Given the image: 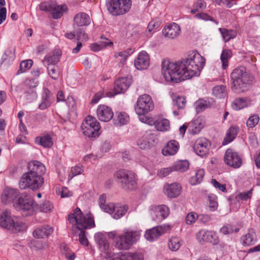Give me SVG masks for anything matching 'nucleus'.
<instances>
[{
    "mask_svg": "<svg viewBox=\"0 0 260 260\" xmlns=\"http://www.w3.org/2000/svg\"><path fill=\"white\" fill-rule=\"evenodd\" d=\"M206 63L205 58L192 51L187 56L176 62L165 59L161 63V73L167 82L179 83L185 79L199 76Z\"/></svg>",
    "mask_w": 260,
    "mask_h": 260,
    "instance_id": "f257e3e1",
    "label": "nucleus"
},
{
    "mask_svg": "<svg viewBox=\"0 0 260 260\" xmlns=\"http://www.w3.org/2000/svg\"><path fill=\"white\" fill-rule=\"evenodd\" d=\"M28 172L22 175L19 182L21 189L29 188L32 190H38L44 183L43 175L45 173L46 168L41 162L31 161L27 164Z\"/></svg>",
    "mask_w": 260,
    "mask_h": 260,
    "instance_id": "f03ea898",
    "label": "nucleus"
},
{
    "mask_svg": "<svg viewBox=\"0 0 260 260\" xmlns=\"http://www.w3.org/2000/svg\"><path fill=\"white\" fill-rule=\"evenodd\" d=\"M68 220L70 223L75 224V228L80 231L78 236L80 244L88 246V241L84 230L91 229L95 226L93 215L89 212L84 216L80 208H76L73 213L68 215Z\"/></svg>",
    "mask_w": 260,
    "mask_h": 260,
    "instance_id": "7ed1b4c3",
    "label": "nucleus"
},
{
    "mask_svg": "<svg viewBox=\"0 0 260 260\" xmlns=\"http://www.w3.org/2000/svg\"><path fill=\"white\" fill-rule=\"evenodd\" d=\"M252 78L245 67L241 66L236 68L230 74L231 89L236 93L246 91L251 83Z\"/></svg>",
    "mask_w": 260,
    "mask_h": 260,
    "instance_id": "20e7f679",
    "label": "nucleus"
},
{
    "mask_svg": "<svg viewBox=\"0 0 260 260\" xmlns=\"http://www.w3.org/2000/svg\"><path fill=\"white\" fill-rule=\"evenodd\" d=\"M94 238L101 251L107 254V260H143L141 256L138 254L120 255V253L111 254L109 252V243L106 236L101 233H96Z\"/></svg>",
    "mask_w": 260,
    "mask_h": 260,
    "instance_id": "39448f33",
    "label": "nucleus"
},
{
    "mask_svg": "<svg viewBox=\"0 0 260 260\" xmlns=\"http://www.w3.org/2000/svg\"><path fill=\"white\" fill-rule=\"evenodd\" d=\"M109 237L113 239L115 246L119 249H128L140 238L138 232L124 231L122 234L116 235L113 232L109 234Z\"/></svg>",
    "mask_w": 260,
    "mask_h": 260,
    "instance_id": "423d86ee",
    "label": "nucleus"
},
{
    "mask_svg": "<svg viewBox=\"0 0 260 260\" xmlns=\"http://www.w3.org/2000/svg\"><path fill=\"white\" fill-rule=\"evenodd\" d=\"M114 176L125 190H132L137 187L136 175L131 171L120 169L114 173Z\"/></svg>",
    "mask_w": 260,
    "mask_h": 260,
    "instance_id": "0eeeda50",
    "label": "nucleus"
},
{
    "mask_svg": "<svg viewBox=\"0 0 260 260\" xmlns=\"http://www.w3.org/2000/svg\"><path fill=\"white\" fill-rule=\"evenodd\" d=\"M14 207L20 211L23 216H27L33 214L36 207L34 200L27 194H21L14 202Z\"/></svg>",
    "mask_w": 260,
    "mask_h": 260,
    "instance_id": "6e6552de",
    "label": "nucleus"
},
{
    "mask_svg": "<svg viewBox=\"0 0 260 260\" xmlns=\"http://www.w3.org/2000/svg\"><path fill=\"white\" fill-rule=\"evenodd\" d=\"M107 9L113 16L127 13L131 8V0H106Z\"/></svg>",
    "mask_w": 260,
    "mask_h": 260,
    "instance_id": "1a4fd4ad",
    "label": "nucleus"
},
{
    "mask_svg": "<svg viewBox=\"0 0 260 260\" xmlns=\"http://www.w3.org/2000/svg\"><path fill=\"white\" fill-rule=\"evenodd\" d=\"M83 135L90 139L96 138L99 136L101 128L100 123L90 115L87 116L81 126Z\"/></svg>",
    "mask_w": 260,
    "mask_h": 260,
    "instance_id": "9d476101",
    "label": "nucleus"
},
{
    "mask_svg": "<svg viewBox=\"0 0 260 260\" xmlns=\"http://www.w3.org/2000/svg\"><path fill=\"white\" fill-rule=\"evenodd\" d=\"M153 109V104L151 96L148 94L140 96L135 107L136 113L139 115L145 114Z\"/></svg>",
    "mask_w": 260,
    "mask_h": 260,
    "instance_id": "9b49d317",
    "label": "nucleus"
},
{
    "mask_svg": "<svg viewBox=\"0 0 260 260\" xmlns=\"http://www.w3.org/2000/svg\"><path fill=\"white\" fill-rule=\"evenodd\" d=\"M223 159L226 165L234 168H240L242 164V158L239 153L230 148L226 150Z\"/></svg>",
    "mask_w": 260,
    "mask_h": 260,
    "instance_id": "f8f14e48",
    "label": "nucleus"
},
{
    "mask_svg": "<svg viewBox=\"0 0 260 260\" xmlns=\"http://www.w3.org/2000/svg\"><path fill=\"white\" fill-rule=\"evenodd\" d=\"M210 145L207 139L201 138L196 141L193 148L198 155L204 157L208 154Z\"/></svg>",
    "mask_w": 260,
    "mask_h": 260,
    "instance_id": "ddd939ff",
    "label": "nucleus"
},
{
    "mask_svg": "<svg viewBox=\"0 0 260 260\" xmlns=\"http://www.w3.org/2000/svg\"><path fill=\"white\" fill-rule=\"evenodd\" d=\"M169 209L167 206L164 205L155 206L151 209V217L157 222L162 221L169 215Z\"/></svg>",
    "mask_w": 260,
    "mask_h": 260,
    "instance_id": "4468645a",
    "label": "nucleus"
},
{
    "mask_svg": "<svg viewBox=\"0 0 260 260\" xmlns=\"http://www.w3.org/2000/svg\"><path fill=\"white\" fill-rule=\"evenodd\" d=\"M98 118L103 122H108L113 117V112L112 109L104 105H100L96 109Z\"/></svg>",
    "mask_w": 260,
    "mask_h": 260,
    "instance_id": "2eb2a0df",
    "label": "nucleus"
},
{
    "mask_svg": "<svg viewBox=\"0 0 260 260\" xmlns=\"http://www.w3.org/2000/svg\"><path fill=\"white\" fill-rule=\"evenodd\" d=\"M180 32V26L174 22L165 26L162 30V34L165 37L171 39H174L178 37Z\"/></svg>",
    "mask_w": 260,
    "mask_h": 260,
    "instance_id": "dca6fc26",
    "label": "nucleus"
},
{
    "mask_svg": "<svg viewBox=\"0 0 260 260\" xmlns=\"http://www.w3.org/2000/svg\"><path fill=\"white\" fill-rule=\"evenodd\" d=\"M149 57L146 51H143L140 52L137 59L134 62L136 68L139 70H145L149 66Z\"/></svg>",
    "mask_w": 260,
    "mask_h": 260,
    "instance_id": "f3484780",
    "label": "nucleus"
},
{
    "mask_svg": "<svg viewBox=\"0 0 260 260\" xmlns=\"http://www.w3.org/2000/svg\"><path fill=\"white\" fill-rule=\"evenodd\" d=\"M197 237L200 242L202 240L204 242L211 243L213 245H215L218 242L216 234L211 231H200L197 234Z\"/></svg>",
    "mask_w": 260,
    "mask_h": 260,
    "instance_id": "a211bd4d",
    "label": "nucleus"
},
{
    "mask_svg": "<svg viewBox=\"0 0 260 260\" xmlns=\"http://www.w3.org/2000/svg\"><path fill=\"white\" fill-rule=\"evenodd\" d=\"M132 82L128 78H121L117 79L114 87V94L124 92L131 84Z\"/></svg>",
    "mask_w": 260,
    "mask_h": 260,
    "instance_id": "6ab92c4d",
    "label": "nucleus"
},
{
    "mask_svg": "<svg viewBox=\"0 0 260 260\" xmlns=\"http://www.w3.org/2000/svg\"><path fill=\"white\" fill-rule=\"evenodd\" d=\"M14 220L9 210H5L0 212V226L2 228L9 230L14 223Z\"/></svg>",
    "mask_w": 260,
    "mask_h": 260,
    "instance_id": "aec40b11",
    "label": "nucleus"
},
{
    "mask_svg": "<svg viewBox=\"0 0 260 260\" xmlns=\"http://www.w3.org/2000/svg\"><path fill=\"white\" fill-rule=\"evenodd\" d=\"M62 55V51L60 49H55L51 53L47 54L43 60L44 64H55L60 60Z\"/></svg>",
    "mask_w": 260,
    "mask_h": 260,
    "instance_id": "412c9836",
    "label": "nucleus"
},
{
    "mask_svg": "<svg viewBox=\"0 0 260 260\" xmlns=\"http://www.w3.org/2000/svg\"><path fill=\"white\" fill-rule=\"evenodd\" d=\"M53 99L52 94L47 88L44 89L41 96V102L39 105V108L43 110L49 107Z\"/></svg>",
    "mask_w": 260,
    "mask_h": 260,
    "instance_id": "4be33fe9",
    "label": "nucleus"
},
{
    "mask_svg": "<svg viewBox=\"0 0 260 260\" xmlns=\"http://www.w3.org/2000/svg\"><path fill=\"white\" fill-rule=\"evenodd\" d=\"M257 242V237L254 229H249L248 232L241 238V243L243 246H250Z\"/></svg>",
    "mask_w": 260,
    "mask_h": 260,
    "instance_id": "5701e85b",
    "label": "nucleus"
},
{
    "mask_svg": "<svg viewBox=\"0 0 260 260\" xmlns=\"http://www.w3.org/2000/svg\"><path fill=\"white\" fill-rule=\"evenodd\" d=\"M19 193L17 189L7 188L3 193L2 200L3 203L7 204L11 201H15L17 198H19Z\"/></svg>",
    "mask_w": 260,
    "mask_h": 260,
    "instance_id": "b1692460",
    "label": "nucleus"
},
{
    "mask_svg": "<svg viewBox=\"0 0 260 260\" xmlns=\"http://www.w3.org/2000/svg\"><path fill=\"white\" fill-rule=\"evenodd\" d=\"M179 145L176 140H171L162 149V154L165 156L174 155L178 151Z\"/></svg>",
    "mask_w": 260,
    "mask_h": 260,
    "instance_id": "393cba45",
    "label": "nucleus"
},
{
    "mask_svg": "<svg viewBox=\"0 0 260 260\" xmlns=\"http://www.w3.org/2000/svg\"><path fill=\"white\" fill-rule=\"evenodd\" d=\"M90 23V18L89 15L84 12L77 14L74 18V26H87Z\"/></svg>",
    "mask_w": 260,
    "mask_h": 260,
    "instance_id": "a878e982",
    "label": "nucleus"
},
{
    "mask_svg": "<svg viewBox=\"0 0 260 260\" xmlns=\"http://www.w3.org/2000/svg\"><path fill=\"white\" fill-rule=\"evenodd\" d=\"M166 193L170 198H175L179 196L181 193V186L178 183H172L165 187Z\"/></svg>",
    "mask_w": 260,
    "mask_h": 260,
    "instance_id": "bb28decb",
    "label": "nucleus"
},
{
    "mask_svg": "<svg viewBox=\"0 0 260 260\" xmlns=\"http://www.w3.org/2000/svg\"><path fill=\"white\" fill-rule=\"evenodd\" d=\"M162 228L156 226L146 231L145 238L149 241H153L157 239L162 234Z\"/></svg>",
    "mask_w": 260,
    "mask_h": 260,
    "instance_id": "cd10ccee",
    "label": "nucleus"
},
{
    "mask_svg": "<svg viewBox=\"0 0 260 260\" xmlns=\"http://www.w3.org/2000/svg\"><path fill=\"white\" fill-rule=\"evenodd\" d=\"M252 104V101L248 98H239L235 100L232 107L236 110H239L246 107L250 106Z\"/></svg>",
    "mask_w": 260,
    "mask_h": 260,
    "instance_id": "c85d7f7f",
    "label": "nucleus"
},
{
    "mask_svg": "<svg viewBox=\"0 0 260 260\" xmlns=\"http://www.w3.org/2000/svg\"><path fill=\"white\" fill-rule=\"evenodd\" d=\"M53 232V229L49 225L40 227L34 231L33 236L35 238L40 239L48 237Z\"/></svg>",
    "mask_w": 260,
    "mask_h": 260,
    "instance_id": "c756f323",
    "label": "nucleus"
},
{
    "mask_svg": "<svg viewBox=\"0 0 260 260\" xmlns=\"http://www.w3.org/2000/svg\"><path fill=\"white\" fill-rule=\"evenodd\" d=\"M239 131V127L234 125L231 126L227 131L225 137L222 142L223 145H226L232 142L236 137Z\"/></svg>",
    "mask_w": 260,
    "mask_h": 260,
    "instance_id": "7c9ffc66",
    "label": "nucleus"
},
{
    "mask_svg": "<svg viewBox=\"0 0 260 260\" xmlns=\"http://www.w3.org/2000/svg\"><path fill=\"white\" fill-rule=\"evenodd\" d=\"M218 30L225 42L235 38L237 35V31L235 29L219 28Z\"/></svg>",
    "mask_w": 260,
    "mask_h": 260,
    "instance_id": "2f4dec72",
    "label": "nucleus"
},
{
    "mask_svg": "<svg viewBox=\"0 0 260 260\" xmlns=\"http://www.w3.org/2000/svg\"><path fill=\"white\" fill-rule=\"evenodd\" d=\"M129 120L128 115L124 112H116V116L113 118L114 124L117 126L126 124Z\"/></svg>",
    "mask_w": 260,
    "mask_h": 260,
    "instance_id": "473e14b6",
    "label": "nucleus"
},
{
    "mask_svg": "<svg viewBox=\"0 0 260 260\" xmlns=\"http://www.w3.org/2000/svg\"><path fill=\"white\" fill-rule=\"evenodd\" d=\"M39 81L36 79H26L21 85V90H36Z\"/></svg>",
    "mask_w": 260,
    "mask_h": 260,
    "instance_id": "72a5a7b5",
    "label": "nucleus"
},
{
    "mask_svg": "<svg viewBox=\"0 0 260 260\" xmlns=\"http://www.w3.org/2000/svg\"><path fill=\"white\" fill-rule=\"evenodd\" d=\"M128 206L126 205H119V204L115 205L114 210L112 215L113 218L118 219L122 217L127 212Z\"/></svg>",
    "mask_w": 260,
    "mask_h": 260,
    "instance_id": "f704fd0d",
    "label": "nucleus"
},
{
    "mask_svg": "<svg viewBox=\"0 0 260 260\" xmlns=\"http://www.w3.org/2000/svg\"><path fill=\"white\" fill-rule=\"evenodd\" d=\"M232 52L230 49H223L220 55V60L222 62V67L223 70H225L229 66V60L232 56Z\"/></svg>",
    "mask_w": 260,
    "mask_h": 260,
    "instance_id": "c9c22d12",
    "label": "nucleus"
},
{
    "mask_svg": "<svg viewBox=\"0 0 260 260\" xmlns=\"http://www.w3.org/2000/svg\"><path fill=\"white\" fill-rule=\"evenodd\" d=\"M12 228L9 229L13 232H21L25 231L27 229L26 223L20 219H15L14 220V223L12 224Z\"/></svg>",
    "mask_w": 260,
    "mask_h": 260,
    "instance_id": "e433bc0d",
    "label": "nucleus"
},
{
    "mask_svg": "<svg viewBox=\"0 0 260 260\" xmlns=\"http://www.w3.org/2000/svg\"><path fill=\"white\" fill-rule=\"evenodd\" d=\"M189 131L192 134H198L203 127L199 119H195L190 122L188 125Z\"/></svg>",
    "mask_w": 260,
    "mask_h": 260,
    "instance_id": "4c0bfd02",
    "label": "nucleus"
},
{
    "mask_svg": "<svg viewBox=\"0 0 260 260\" xmlns=\"http://www.w3.org/2000/svg\"><path fill=\"white\" fill-rule=\"evenodd\" d=\"M156 129L160 132H166L170 129V122L167 119H158L154 122Z\"/></svg>",
    "mask_w": 260,
    "mask_h": 260,
    "instance_id": "58836bf2",
    "label": "nucleus"
},
{
    "mask_svg": "<svg viewBox=\"0 0 260 260\" xmlns=\"http://www.w3.org/2000/svg\"><path fill=\"white\" fill-rule=\"evenodd\" d=\"M48 75L54 80H57L59 76L60 72L58 67L55 64L46 65Z\"/></svg>",
    "mask_w": 260,
    "mask_h": 260,
    "instance_id": "ea45409f",
    "label": "nucleus"
},
{
    "mask_svg": "<svg viewBox=\"0 0 260 260\" xmlns=\"http://www.w3.org/2000/svg\"><path fill=\"white\" fill-rule=\"evenodd\" d=\"M61 253L68 260H74L76 257V255L67 245L61 244L60 246Z\"/></svg>",
    "mask_w": 260,
    "mask_h": 260,
    "instance_id": "a19ab883",
    "label": "nucleus"
},
{
    "mask_svg": "<svg viewBox=\"0 0 260 260\" xmlns=\"http://www.w3.org/2000/svg\"><path fill=\"white\" fill-rule=\"evenodd\" d=\"M168 244V247L171 250L176 251L178 250L180 247L181 245V240L178 237H171L170 239Z\"/></svg>",
    "mask_w": 260,
    "mask_h": 260,
    "instance_id": "79ce46f5",
    "label": "nucleus"
},
{
    "mask_svg": "<svg viewBox=\"0 0 260 260\" xmlns=\"http://www.w3.org/2000/svg\"><path fill=\"white\" fill-rule=\"evenodd\" d=\"M22 98L28 102H31L37 98L38 94L36 90H21Z\"/></svg>",
    "mask_w": 260,
    "mask_h": 260,
    "instance_id": "37998d69",
    "label": "nucleus"
},
{
    "mask_svg": "<svg viewBox=\"0 0 260 260\" xmlns=\"http://www.w3.org/2000/svg\"><path fill=\"white\" fill-rule=\"evenodd\" d=\"M189 162L186 160L177 161L173 166L174 170L181 172L186 171L189 168Z\"/></svg>",
    "mask_w": 260,
    "mask_h": 260,
    "instance_id": "c03bdc74",
    "label": "nucleus"
},
{
    "mask_svg": "<svg viewBox=\"0 0 260 260\" xmlns=\"http://www.w3.org/2000/svg\"><path fill=\"white\" fill-rule=\"evenodd\" d=\"M205 175V172L203 169L198 170L194 176L191 177L190 182L192 185H196L198 183H200Z\"/></svg>",
    "mask_w": 260,
    "mask_h": 260,
    "instance_id": "a18cd8bd",
    "label": "nucleus"
},
{
    "mask_svg": "<svg viewBox=\"0 0 260 260\" xmlns=\"http://www.w3.org/2000/svg\"><path fill=\"white\" fill-rule=\"evenodd\" d=\"M39 144L45 148H50L53 145L52 138L48 135H46L38 138Z\"/></svg>",
    "mask_w": 260,
    "mask_h": 260,
    "instance_id": "49530a36",
    "label": "nucleus"
},
{
    "mask_svg": "<svg viewBox=\"0 0 260 260\" xmlns=\"http://www.w3.org/2000/svg\"><path fill=\"white\" fill-rule=\"evenodd\" d=\"M65 12L64 6L54 4V9H53L51 13L54 19H57L61 18L63 15V12Z\"/></svg>",
    "mask_w": 260,
    "mask_h": 260,
    "instance_id": "de8ad7c7",
    "label": "nucleus"
},
{
    "mask_svg": "<svg viewBox=\"0 0 260 260\" xmlns=\"http://www.w3.org/2000/svg\"><path fill=\"white\" fill-rule=\"evenodd\" d=\"M39 209L41 212L47 213L52 211L54 206L50 201L45 200L40 204Z\"/></svg>",
    "mask_w": 260,
    "mask_h": 260,
    "instance_id": "09e8293b",
    "label": "nucleus"
},
{
    "mask_svg": "<svg viewBox=\"0 0 260 260\" xmlns=\"http://www.w3.org/2000/svg\"><path fill=\"white\" fill-rule=\"evenodd\" d=\"M206 7V4L203 0H198L193 5V8L191 10V14H195L197 12L204 10Z\"/></svg>",
    "mask_w": 260,
    "mask_h": 260,
    "instance_id": "8fccbe9b",
    "label": "nucleus"
},
{
    "mask_svg": "<svg viewBox=\"0 0 260 260\" xmlns=\"http://www.w3.org/2000/svg\"><path fill=\"white\" fill-rule=\"evenodd\" d=\"M226 87L224 85H217L213 87L212 92L214 95L221 98L225 94Z\"/></svg>",
    "mask_w": 260,
    "mask_h": 260,
    "instance_id": "3c124183",
    "label": "nucleus"
},
{
    "mask_svg": "<svg viewBox=\"0 0 260 260\" xmlns=\"http://www.w3.org/2000/svg\"><path fill=\"white\" fill-rule=\"evenodd\" d=\"M208 200L209 202V209L211 211H215L218 207L217 201V197L215 194H209L208 195Z\"/></svg>",
    "mask_w": 260,
    "mask_h": 260,
    "instance_id": "603ef678",
    "label": "nucleus"
},
{
    "mask_svg": "<svg viewBox=\"0 0 260 260\" xmlns=\"http://www.w3.org/2000/svg\"><path fill=\"white\" fill-rule=\"evenodd\" d=\"M32 64L33 61L31 59H27L21 61L20 63L18 73H22L28 70L32 67Z\"/></svg>",
    "mask_w": 260,
    "mask_h": 260,
    "instance_id": "864d4df0",
    "label": "nucleus"
},
{
    "mask_svg": "<svg viewBox=\"0 0 260 260\" xmlns=\"http://www.w3.org/2000/svg\"><path fill=\"white\" fill-rule=\"evenodd\" d=\"M186 101L184 96H177L173 100V105L177 106L179 110L183 109L185 107Z\"/></svg>",
    "mask_w": 260,
    "mask_h": 260,
    "instance_id": "5fc2aeb1",
    "label": "nucleus"
},
{
    "mask_svg": "<svg viewBox=\"0 0 260 260\" xmlns=\"http://www.w3.org/2000/svg\"><path fill=\"white\" fill-rule=\"evenodd\" d=\"M197 113L204 110L208 107V103L202 99L198 100L194 104Z\"/></svg>",
    "mask_w": 260,
    "mask_h": 260,
    "instance_id": "6e6d98bb",
    "label": "nucleus"
},
{
    "mask_svg": "<svg viewBox=\"0 0 260 260\" xmlns=\"http://www.w3.org/2000/svg\"><path fill=\"white\" fill-rule=\"evenodd\" d=\"M259 118L258 115L251 116L247 120L246 124L248 127L253 128L258 123Z\"/></svg>",
    "mask_w": 260,
    "mask_h": 260,
    "instance_id": "4d7b16f0",
    "label": "nucleus"
},
{
    "mask_svg": "<svg viewBox=\"0 0 260 260\" xmlns=\"http://www.w3.org/2000/svg\"><path fill=\"white\" fill-rule=\"evenodd\" d=\"M133 52L134 50L132 49L128 48L124 51L115 53L114 56L116 58L119 56L121 57V58L127 59L128 57L133 53Z\"/></svg>",
    "mask_w": 260,
    "mask_h": 260,
    "instance_id": "13d9d810",
    "label": "nucleus"
},
{
    "mask_svg": "<svg viewBox=\"0 0 260 260\" xmlns=\"http://www.w3.org/2000/svg\"><path fill=\"white\" fill-rule=\"evenodd\" d=\"M55 3H48L46 2L41 3L40 5V9L41 10L45 12H51L53 9H54V4Z\"/></svg>",
    "mask_w": 260,
    "mask_h": 260,
    "instance_id": "bf43d9fd",
    "label": "nucleus"
},
{
    "mask_svg": "<svg viewBox=\"0 0 260 260\" xmlns=\"http://www.w3.org/2000/svg\"><path fill=\"white\" fill-rule=\"evenodd\" d=\"M211 183L215 188L218 190L221 191L223 192H226L227 191L226 185L225 184H220L216 179H211Z\"/></svg>",
    "mask_w": 260,
    "mask_h": 260,
    "instance_id": "052dcab7",
    "label": "nucleus"
},
{
    "mask_svg": "<svg viewBox=\"0 0 260 260\" xmlns=\"http://www.w3.org/2000/svg\"><path fill=\"white\" fill-rule=\"evenodd\" d=\"M77 36V40L78 41H86L87 39V35L85 34V31L83 28H78L76 30L75 32Z\"/></svg>",
    "mask_w": 260,
    "mask_h": 260,
    "instance_id": "680f3d73",
    "label": "nucleus"
},
{
    "mask_svg": "<svg viewBox=\"0 0 260 260\" xmlns=\"http://www.w3.org/2000/svg\"><path fill=\"white\" fill-rule=\"evenodd\" d=\"M194 17L197 19H202L205 21H211L215 22L213 17L205 13H198L195 15Z\"/></svg>",
    "mask_w": 260,
    "mask_h": 260,
    "instance_id": "e2e57ef3",
    "label": "nucleus"
},
{
    "mask_svg": "<svg viewBox=\"0 0 260 260\" xmlns=\"http://www.w3.org/2000/svg\"><path fill=\"white\" fill-rule=\"evenodd\" d=\"M198 218V215L194 212H190L188 213L186 217V222L187 224H191L195 222Z\"/></svg>",
    "mask_w": 260,
    "mask_h": 260,
    "instance_id": "0e129e2a",
    "label": "nucleus"
},
{
    "mask_svg": "<svg viewBox=\"0 0 260 260\" xmlns=\"http://www.w3.org/2000/svg\"><path fill=\"white\" fill-rule=\"evenodd\" d=\"M45 243L38 240H32L31 242V247L36 250H41L44 248Z\"/></svg>",
    "mask_w": 260,
    "mask_h": 260,
    "instance_id": "69168bd1",
    "label": "nucleus"
},
{
    "mask_svg": "<svg viewBox=\"0 0 260 260\" xmlns=\"http://www.w3.org/2000/svg\"><path fill=\"white\" fill-rule=\"evenodd\" d=\"M11 54L10 50H6L2 55L0 64H8L10 62L11 58L9 57V55Z\"/></svg>",
    "mask_w": 260,
    "mask_h": 260,
    "instance_id": "338daca9",
    "label": "nucleus"
},
{
    "mask_svg": "<svg viewBox=\"0 0 260 260\" xmlns=\"http://www.w3.org/2000/svg\"><path fill=\"white\" fill-rule=\"evenodd\" d=\"M104 92L103 91H100L96 93L93 97L91 103L95 104L99 102V101L104 96Z\"/></svg>",
    "mask_w": 260,
    "mask_h": 260,
    "instance_id": "774afa93",
    "label": "nucleus"
}]
</instances>
